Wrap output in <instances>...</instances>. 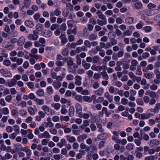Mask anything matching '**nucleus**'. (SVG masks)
<instances>
[{"label": "nucleus", "instance_id": "obj_1", "mask_svg": "<svg viewBox=\"0 0 160 160\" xmlns=\"http://www.w3.org/2000/svg\"><path fill=\"white\" fill-rule=\"evenodd\" d=\"M156 9H147L144 11H141L138 12L139 15H141V18L143 20H146L147 17L144 15V14L148 16H151L156 14L158 12L155 13Z\"/></svg>", "mask_w": 160, "mask_h": 160}, {"label": "nucleus", "instance_id": "obj_2", "mask_svg": "<svg viewBox=\"0 0 160 160\" xmlns=\"http://www.w3.org/2000/svg\"><path fill=\"white\" fill-rule=\"evenodd\" d=\"M31 0H23L22 4L19 5V9L20 11L23 10L25 8H28L31 5Z\"/></svg>", "mask_w": 160, "mask_h": 160}, {"label": "nucleus", "instance_id": "obj_3", "mask_svg": "<svg viewBox=\"0 0 160 160\" xmlns=\"http://www.w3.org/2000/svg\"><path fill=\"white\" fill-rule=\"evenodd\" d=\"M38 34L39 32H38L34 30L33 31L32 33L28 35V38L31 41H36L39 37Z\"/></svg>", "mask_w": 160, "mask_h": 160}, {"label": "nucleus", "instance_id": "obj_4", "mask_svg": "<svg viewBox=\"0 0 160 160\" xmlns=\"http://www.w3.org/2000/svg\"><path fill=\"white\" fill-rule=\"evenodd\" d=\"M0 72L4 77L6 78H11L13 76L11 72L3 69H2L0 70Z\"/></svg>", "mask_w": 160, "mask_h": 160}, {"label": "nucleus", "instance_id": "obj_5", "mask_svg": "<svg viewBox=\"0 0 160 160\" xmlns=\"http://www.w3.org/2000/svg\"><path fill=\"white\" fill-rule=\"evenodd\" d=\"M119 133V132L118 131H114L112 132L113 135L112 137V139L117 143H120L121 142V140L118 138Z\"/></svg>", "mask_w": 160, "mask_h": 160}, {"label": "nucleus", "instance_id": "obj_6", "mask_svg": "<svg viewBox=\"0 0 160 160\" xmlns=\"http://www.w3.org/2000/svg\"><path fill=\"white\" fill-rule=\"evenodd\" d=\"M42 109L47 115H50L52 114V109L46 105H44L42 106Z\"/></svg>", "mask_w": 160, "mask_h": 160}, {"label": "nucleus", "instance_id": "obj_7", "mask_svg": "<svg viewBox=\"0 0 160 160\" xmlns=\"http://www.w3.org/2000/svg\"><path fill=\"white\" fill-rule=\"evenodd\" d=\"M108 138V135L106 132H103L99 134L96 138L95 140L96 141L98 140H104Z\"/></svg>", "mask_w": 160, "mask_h": 160}, {"label": "nucleus", "instance_id": "obj_8", "mask_svg": "<svg viewBox=\"0 0 160 160\" xmlns=\"http://www.w3.org/2000/svg\"><path fill=\"white\" fill-rule=\"evenodd\" d=\"M38 137L40 138H50L51 136L47 131H45L42 133H41L38 135Z\"/></svg>", "mask_w": 160, "mask_h": 160}, {"label": "nucleus", "instance_id": "obj_9", "mask_svg": "<svg viewBox=\"0 0 160 160\" xmlns=\"http://www.w3.org/2000/svg\"><path fill=\"white\" fill-rule=\"evenodd\" d=\"M22 151L25 152L27 155V158L28 159H30V156L32 154V150L28 147H26L23 148Z\"/></svg>", "mask_w": 160, "mask_h": 160}, {"label": "nucleus", "instance_id": "obj_10", "mask_svg": "<svg viewBox=\"0 0 160 160\" xmlns=\"http://www.w3.org/2000/svg\"><path fill=\"white\" fill-rule=\"evenodd\" d=\"M75 108L76 109V113L78 116L82 113V108L81 104L79 103H77L75 105Z\"/></svg>", "mask_w": 160, "mask_h": 160}, {"label": "nucleus", "instance_id": "obj_11", "mask_svg": "<svg viewBox=\"0 0 160 160\" xmlns=\"http://www.w3.org/2000/svg\"><path fill=\"white\" fill-rule=\"evenodd\" d=\"M75 83L78 86H80L82 84V77L79 75H76L75 77Z\"/></svg>", "mask_w": 160, "mask_h": 160}, {"label": "nucleus", "instance_id": "obj_12", "mask_svg": "<svg viewBox=\"0 0 160 160\" xmlns=\"http://www.w3.org/2000/svg\"><path fill=\"white\" fill-rule=\"evenodd\" d=\"M159 145H160V142L157 139H152L150 143V145L152 147Z\"/></svg>", "mask_w": 160, "mask_h": 160}, {"label": "nucleus", "instance_id": "obj_13", "mask_svg": "<svg viewBox=\"0 0 160 160\" xmlns=\"http://www.w3.org/2000/svg\"><path fill=\"white\" fill-rule=\"evenodd\" d=\"M61 14V12L60 10L58 9H55L54 11L50 12V16H58Z\"/></svg>", "mask_w": 160, "mask_h": 160}, {"label": "nucleus", "instance_id": "obj_14", "mask_svg": "<svg viewBox=\"0 0 160 160\" xmlns=\"http://www.w3.org/2000/svg\"><path fill=\"white\" fill-rule=\"evenodd\" d=\"M24 24L27 27L30 28H32L34 26L33 22L29 20H26L24 22Z\"/></svg>", "mask_w": 160, "mask_h": 160}, {"label": "nucleus", "instance_id": "obj_15", "mask_svg": "<svg viewBox=\"0 0 160 160\" xmlns=\"http://www.w3.org/2000/svg\"><path fill=\"white\" fill-rule=\"evenodd\" d=\"M25 42V38L23 36L21 37L17 42V44L18 46H22Z\"/></svg>", "mask_w": 160, "mask_h": 160}, {"label": "nucleus", "instance_id": "obj_16", "mask_svg": "<svg viewBox=\"0 0 160 160\" xmlns=\"http://www.w3.org/2000/svg\"><path fill=\"white\" fill-rule=\"evenodd\" d=\"M104 96L108 99L110 102H113V97L110 95L108 92H107L105 93Z\"/></svg>", "mask_w": 160, "mask_h": 160}, {"label": "nucleus", "instance_id": "obj_17", "mask_svg": "<svg viewBox=\"0 0 160 160\" xmlns=\"http://www.w3.org/2000/svg\"><path fill=\"white\" fill-rule=\"evenodd\" d=\"M107 27L108 29L111 30V31L109 32L108 33V36H109L111 34H112V35L113 36V38H114L115 35L114 32H112V31L114 29L113 26L111 25H107Z\"/></svg>", "mask_w": 160, "mask_h": 160}, {"label": "nucleus", "instance_id": "obj_18", "mask_svg": "<svg viewBox=\"0 0 160 160\" xmlns=\"http://www.w3.org/2000/svg\"><path fill=\"white\" fill-rule=\"evenodd\" d=\"M67 140L70 143H72L76 141L75 138L72 136L67 135L66 137Z\"/></svg>", "mask_w": 160, "mask_h": 160}, {"label": "nucleus", "instance_id": "obj_19", "mask_svg": "<svg viewBox=\"0 0 160 160\" xmlns=\"http://www.w3.org/2000/svg\"><path fill=\"white\" fill-rule=\"evenodd\" d=\"M37 104L38 105H42L44 104L45 102L43 99H40L38 98H36L34 99Z\"/></svg>", "mask_w": 160, "mask_h": 160}, {"label": "nucleus", "instance_id": "obj_20", "mask_svg": "<svg viewBox=\"0 0 160 160\" xmlns=\"http://www.w3.org/2000/svg\"><path fill=\"white\" fill-rule=\"evenodd\" d=\"M51 106L57 111L59 110L61 106V104L59 103H55L54 102L52 103L51 104Z\"/></svg>", "mask_w": 160, "mask_h": 160}, {"label": "nucleus", "instance_id": "obj_21", "mask_svg": "<svg viewBox=\"0 0 160 160\" xmlns=\"http://www.w3.org/2000/svg\"><path fill=\"white\" fill-rule=\"evenodd\" d=\"M87 135L86 134H83L79 136L77 138V140L78 142H80L83 141L87 138Z\"/></svg>", "mask_w": 160, "mask_h": 160}, {"label": "nucleus", "instance_id": "obj_22", "mask_svg": "<svg viewBox=\"0 0 160 160\" xmlns=\"http://www.w3.org/2000/svg\"><path fill=\"white\" fill-rule=\"evenodd\" d=\"M75 113V108L73 106H70L69 109V115L70 117H73Z\"/></svg>", "mask_w": 160, "mask_h": 160}, {"label": "nucleus", "instance_id": "obj_23", "mask_svg": "<svg viewBox=\"0 0 160 160\" xmlns=\"http://www.w3.org/2000/svg\"><path fill=\"white\" fill-rule=\"evenodd\" d=\"M52 85L55 89L59 88L62 85L61 82L56 81H54L53 82Z\"/></svg>", "mask_w": 160, "mask_h": 160}, {"label": "nucleus", "instance_id": "obj_24", "mask_svg": "<svg viewBox=\"0 0 160 160\" xmlns=\"http://www.w3.org/2000/svg\"><path fill=\"white\" fill-rule=\"evenodd\" d=\"M67 144V142L64 139H62L58 143L57 145L59 148H61L65 146Z\"/></svg>", "mask_w": 160, "mask_h": 160}, {"label": "nucleus", "instance_id": "obj_25", "mask_svg": "<svg viewBox=\"0 0 160 160\" xmlns=\"http://www.w3.org/2000/svg\"><path fill=\"white\" fill-rule=\"evenodd\" d=\"M82 66L85 69H88L91 66V64L86 62L85 60H83L82 61Z\"/></svg>", "mask_w": 160, "mask_h": 160}, {"label": "nucleus", "instance_id": "obj_26", "mask_svg": "<svg viewBox=\"0 0 160 160\" xmlns=\"http://www.w3.org/2000/svg\"><path fill=\"white\" fill-rule=\"evenodd\" d=\"M134 18L132 17H127L125 19L126 23L128 24H130L133 23Z\"/></svg>", "mask_w": 160, "mask_h": 160}, {"label": "nucleus", "instance_id": "obj_27", "mask_svg": "<svg viewBox=\"0 0 160 160\" xmlns=\"http://www.w3.org/2000/svg\"><path fill=\"white\" fill-rule=\"evenodd\" d=\"M146 113L148 114L149 118L153 116L155 113L154 111L153 110V109L150 108L148 109L146 112Z\"/></svg>", "mask_w": 160, "mask_h": 160}, {"label": "nucleus", "instance_id": "obj_28", "mask_svg": "<svg viewBox=\"0 0 160 160\" xmlns=\"http://www.w3.org/2000/svg\"><path fill=\"white\" fill-rule=\"evenodd\" d=\"M97 23L101 26H103L106 25L107 23V19H105L104 20H101L100 19H97Z\"/></svg>", "mask_w": 160, "mask_h": 160}, {"label": "nucleus", "instance_id": "obj_29", "mask_svg": "<svg viewBox=\"0 0 160 160\" xmlns=\"http://www.w3.org/2000/svg\"><path fill=\"white\" fill-rule=\"evenodd\" d=\"M67 64L68 66H73L74 69L77 68L78 67V66L75 63H73V61L72 59L68 61Z\"/></svg>", "mask_w": 160, "mask_h": 160}, {"label": "nucleus", "instance_id": "obj_30", "mask_svg": "<svg viewBox=\"0 0 160 160\" xmlns=\"http://www.w3.org/2000/svg\"><path fill=\"white\" fill-rule=\"evenodd\" d=\"M83 124H82L80 127L82 129H84L85 128L87 127L89 125V121L87 120H85L83 121Z\"/></svg>", "mask_w": 160, "mask_h": 160}, {"label": "nucleus", "instance_id": "obj_31", "mask_svg": "<svg viewBox=\"0 0 160 160\" xmlns=\"http://www.w3.org/2000/svg\"><path fill=\"white\" fill-rule=\"evenodd\" d=\"M28 112L32 116H33L35 114V112L33 108L31 107H29L27 109Z\"/></svg>", "mask_w": 160, "mask_h": 160}, {"label": "nucleus", "instance_id": "obj_32", "mask_svg": "<svg viewBox=\"0 0 160 160\" xmlns=\"http://www.w3.org/2000/svg\"><path fill=\"white\" fill-rule=\"evenodd\" d=\"M62 108L61 110V113L63 115H66L68 112V110L66 109V106L65 105H63L62 106Z\"/></svg>", "mask_w": 160, "mask_h": 160}, {"label": "nucleus", "instance_id": "obj_33", "mask_svg": "<svg viewBox=\"0 0 160 160\" xmlns=\"http://www.w3.org/2000/svg\"><path fill=\"white\" fill-rule=\"evenodd\" d=\"M17 84V81H15L12 79H11V81L7 83V85L10 87H12L14 86Z\"/></svg>", "mask_w": 160, "mask_h": 160}, {"label": "nucleus", "instance_id": "obj_34", "mask_svg": "<svg viewBox=\"0 0 160 160\" xmlns=\"http://www.w3.org/2000/svg\"><path fill=\"white\" fill-rule=\"evenodd\" d=\"M89 115L88 113H82V112L78 116V117L81 118L87 119L89 118Z\"/></svg>", "mask_w": 160, "mask_h": 160}, {"label": "nucleus", "instance_id": "obj_35", "mask_svg": "<svg viewBox=\"0 0 160 160\" xmlns=\"http://www.w3.org/2000/svg\"><path fill=\"white\" fill-rule=\"evenodd\" d=\"M103 88H100L95 91V93L96 95H101L103 93Z\"/></svg>", "mask_w": 160, "mask_h": 160}, {"label": "nucleus", "instance_id": "obj_36", "mask_svg": "<svg viewBox=\"0 0 160 160\" xmlns=\"http://www.w3.org/2000/svg\"><path fill=\"white\" fill-rule=\"evenodd\" d=\"M19 114L21 117H24L27 115L28 112L26 110L22 109L20 110Z\"/></svg>", "mask_w": 160, "mask_h": 160}, {"label": "nucleus", "instance_id": "obj_37", "mask_svg": "<svg viewBox=\"0 0 160 160\" xmlns=\"http://www.w3.org/2000/svg\"><path fill=\"white\" fill-rule=\"evenodd\" d=\"M1 111L2 112V114L5 115H7L9 113V110L7 107L2 108Z\"/></svg>", "mask_w": 160, "mask_h": 160}, {"label": "nucleus", "instance_id": "obj_38", "mask_svg": "<svg viewBox=\"0 0 160 160\" xmlns=\"http://www.w3.org/2000/svg\"><path fill=\"white\" fill-rule=\"evenodd\" d=\"M160 109V103H157L155 105V106L153 109L154 112L155 113H158L159 112V109Z\"/></svg>", "mask_w": 160, "mask_h": 160}, {"label": "nucleus", "instance_id": "obj_39", "mask_svg": "<svg viewBox=\"0 0 160 160\" xmlns=\"http://www.w3.org/2000/svg\"><path fill=\"white\" fill-rule=\"evenodd\" d=\"M46 91L48 94H51L53 93L54 90L52 86H49L47 87Z\"/></svg>", "mask_w": 160, "mask_h": 160}, {"label": "nucleus", "instance_id": "obj_40", "mask_svg": "<svg viewBox=\"0 0 160 160\" xmlns=\"http://www.w3.org/2000/svg\"><path fill=\"white\" fill-rule=\"evenodd\" d=\"M84 101L88 102H92V99L90 97L84 96L83 97Z\"/></svg>", "mask_w": 160, "mask_h": 160}, {"label": "nucleus", "instance_id": "obj_41", "mask_svg": "<svg viewBox=\"0 0 160 160\" xmlns=\"http://www.w3.org/2000/svg\"><path fill=\"white\" fill-rule=\"evenodd\" d=\"M18 111L15 109H13L11 111V114L12 116L17 117L18 115Z\"/></svg>", "mask_w": 160, "mask_h": 160}, {"label": "nucleus", "instance_id": "obj_42", "mask_svg": "<svg viewBox=\"0 0 160 160\" xmlns=\"http://www.w3.org/2000/svg\"><path fill=\"white\" fill-rule=\"evenodd\" d=\"M134 6L136 9H141L142 7V3L140 2L135 3Z\"/></svg>", "mask_w": 160, "mask_h": 160}, {"label": "nucleus", "instance_id": "obj_43", "mask_svg": "<svg viewBox=\"0 0 160 160\" xmlns=\"http://www.w3.org/2000/svg\"><path fill=\"white\" fill-rule=\"evenodd\" d=\"M77 46L75 42L69 43L66 45V47L69 48H75Z\"/></svg>", "mask_w": 160, "mask_h": 160}, {"label": "nucleus", "instance_id": "obj_44", "mask_svg": "<svg viewBox=\"0 0 160 160\" xmlns=\"http://www.w3.org/2000/svg\"><path fill=\"white\" fill-rule=\"evenodd\" d=\"M60 119L61 121H64L65 122H68L69 121L70 118L68 116H60Z\"/></svg>", "mask_w": 160, "mask_h": 160}, {"label": "nucleus", "instance_id": "obj_45", "mask_svg": "<svg viewBox=\"0 0 160 160\" xmlns=\"http://www.w3.org/2000/svg\"><path fill=\"white\" fill-rule=\"evenodd\" d=\"M13 130L17 134H18L20 132L19 126L18 125H14L13 126Z\"/></svg>", "mask_w": 160, "mask_h": 160}, {"label": "nucleus", "instance_id": "obj_46", "mask_svg": "<svg viewBox=\"0 0 160 160\" xmlns=\"http://www.w3.org/2000/svg\"><path fill=\"white\" fill-rule=\"evenodd\" d=\"M127 150L131 151L133 149V145L131 143H128L126 146Z\"/></svg>", "mask_w": 160, "mask_h": 160}, {"label": "nucleus", "instance_id": "obj_47", "mask_svg": "<svg viewBox=\"0 0 160 160\" xmlns=\"http://www.w3.org/2000/svg\"><path fill=\"white\" fill-rule=\"evenodd\" d=\"M52 78L53 79H59L61 77L57 76L56 73L54 72H52L51 73Z\"/></svg>", "mask_w": 160, "mask_h": 160}, {"label": "nucleus", "instance_id": "obj_48", "mask_svg": "<svg viewBox=\"0 0 160 160\" xmlns=\"http://www.w3.org/2000/svg\"><path fill=\"white\" fill-rule=\"evenodd\" d=\"M67 34L70 35L71 34H76L77 33V31L76 29H68L67 31Z\"/></svg>", "mask_w": 160, "mask_h": 160}, {"label": "nucleus", "instance_id": "obj_49", "mask_svg": "<svg viewBox=\"0 0 160 160\" xmlns=\"http://www.w3.org/2000/svg\"><path fill=\"white\" fill-rule=\"evenodd\" d=\"M128 75L130 78L135 82L137 77L134 75V74L132 72H130L129 73Z\"/></svg>", "mask_w": 160, "mask_h": 160}, {"label": "nucleus", "instance_id": "obj_50", "mask_svg": "<svg viewBox=\"0 0 160 160\" xmlns=\"http://www.w3.org/2000/svg\"><path fill=\"white\" fill-rule=\"evenodd\" d=\"M153 75V74L152 73H151L150 72H146L144 74L145 77L148 79H150L152 78Z\"/></svg>", "mask_w": 160, "mask_h": 160}, {"label": "nucleus", "instance_id": "obj_51", "mask_svg": "<svg viewBox=\"0 0 160 160\" xmlns=\"http://www.w3.org/2000/svg\"><path fill=\"white\" fill-rule=\"evenodd\" d=\"M100 66H96L95 65H93L91 67V69L94 71H100Z\"/></svg>", "mask_w": 160, "mask_h": 160}, {"label": "nucleus", "instance_id": "obj_52", "mask_svg": "<svg viewBox=\"0 0 160 160\" xmlns=\"http://www.w3.org/2000/svg\"><path fill=\"white\" fill-rule=\"evenodd\" d=\"M97 35L92 34L89 36L88 38L91 41L94 40L97 38Z\"/></svg>", "mask_w": 160, "mask_h": 160}, {"label": "nucleus", "instance_id": "obj_53", "mask_svg": "<svg viewBox=\"0 0 160 160\" xmlns=\"http://www.w3.org/2000/svg\"><path fill=\"white\" fill-rule=\"evenodd\" d=\"M156 5L152 2L149 3L147 5V7L149 9H152L155 8L156 7Z\"/></svg>", "mask_w": 160, "mask_h": 160}, {"label": "nucleus", "instance_id": "obj_54", "mask_svg": "<svg viewBox=\"0 0 160 160\" xmlns=\"http://www.w3.org/2000/svg\"><path fill=\"white\" fill-rule=\"evenodd\" d=\"M36 93L38 96L42 97L44 95V92L43 90L40 89L37 91Z\"/></svg>", "mask_w": 160, "mask_h": 160}, {"label": "nucleus", "instance_id": "obj_55", "mask_svg": "<svg viewBox=\"0 0 160 160\" xmlns=\"http://www.w3.org/2000/svg\"><path fill=\"white\" fill-rule=\"evenodd\" d=\"M45 36L46 37H49L52 34V32L50 30H46L44 32Z\"/></svg>", "mask_w": 160, "mask_h": 160}, {"label": "nucleus", "instance_id": "obj_56", "mask_svg": "<svg viewBox=\"0 0 160 160\" xmlns=\"http://www.w3.org/2000/svg\"><path fill=\"white\" fill-rule=\"evenodd\" d=\"M144 25V23L142 21L140 22L136 25V27L138 29H140Z\"/></svg>", "mask_w": 160, "mask_h": 160}, {"label": "nucleus", "instance_id": "obj_57", "mask_svg": "<svg viewBox=\"0 0 160 160\" xmlns=\"http://www.w3.org/2000/svg\"><path fill=\"white\" fill-rule=\"evenodd\" d=\"M99 59L100 58L98 56H94L92 58V62L94 63H97L99 62Z\"/></svg>", "mask_w": 160, "mask_h": 160}, {"label": "nucleus", "instance_id": "obj_58", "mask_svg": "<svg viewBox=\"0 0 160 160\" xmlns=\"http://www.w3.org/2000/svg\"><path fill=\"white\" fill-rule=\"evenodd\" d=\"M101 75L102 76L103 79L107 80L108 79L109 77L107 73L105 72H101Z\"/></svg>", "mask_w": 160, "mask_h": 160}, {"label": "nucleus", "instance_id": "obj_59", "mask_svg": "<svg viewBox=\"0 0 160 160\" xmlns=\"http://www.w3.org/2000/svg\"><path fill=\"white\" fill-rule=\"evenodd\" d=\"M89 6L88 5L85 4L82 6V10L84 12H87L89 10Z\"/></svg>", "mask_w": 160, "mask_h": 160}, {"label": "nucleus", "instance_id": "obj_60", "mask_svg": "<svg viewBox=\"0 0 160 160\" xmlns=\"http://www.w3.org/2000/svg\"><path fill=\"white\" fill-rule=\"evenodd\" d=\"M75 99L79 102H81L82 101V97L80 95H77L75 96Z\"/></svg>", "mask_w": 160, "mask_h": 160}, {"label": "nucleus", "instance_id": "obj_61", "mask_svg": "<svg viewBox=\"0 0 160 160\" xmlns=\"http://www.w3.org/2000/svg\"><path fill=\"white\" fill-rule=\"evenodd\" d=\"M55 128L57 129H59L60 128L63 129L66 127V126H63L62 124L58 123H56L55 124Z\"/></svg>", "mask_w": 160, "mask_h": 160}, {"label": "nucleus", "instance_id": "obj_62", "mask_svg": "<svg viewBox=\"0 0 160 160\" xmlns=\"http://www.w3.org/2000/svg\"><path fill=\"white\" fill-rule=\"evenodd\" d=\"M3 63L4 65L8 67L11 65V62L9 60H5L3 61Z\"/></svg>", "mask_w": 160, "mask_h": 160}, {"label": "nucleus", "instance_id": "obj_63", "mask_svg": "<svg viewBox=\"0 0 160 160\" xmlns=\"http://www.w3.org/2000/svg\"><path fill=\"white\" fill-rule=\"evenodd\" d=\"M42 25L38 23L36 25V29L37 30L39 31H40L42 30Z\"/></svg>", "mask_w": 160, "mask_h": 160}, {"label": "nucleus", "instance_id": "obj_64", "mask_svg": "<svg viewBox=\"0 0 160 160\" xmlns=\"http://www.w3.org/2000/svg\"><path fill=\"white\" fill-rule=\"evenodd\" d=\"M22 79L23 81L24 82H27L28 81V76L26 74L22 75Z\"/></svg>", "mask_w": 160, "mask_h": 160}]
</instances>
